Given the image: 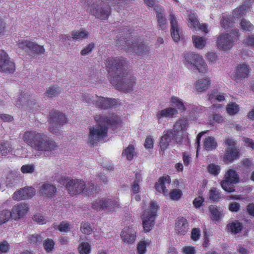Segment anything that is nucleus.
Returning <instances> with one entry per match:
<instances>
[{
  "label": "nucleus",
  "mask_w": 254,
  "mask_h": 254,
  "mask_svg": "<svg viewBox=\"0 0 254 254\" xmlns=\"http://www.w3.org/2000/svg\"><path fill=\"white\" fill-rule=\"evenodd\" d=\"M189 127V122L185 118H181L179 119L174 125V132L178 133L180 131H184Z\"/></svg>",
  "instance_id": "33"
},
{
  "label": "nucleus",
  "mask_w": 254,
  "mask_h": 254,
  "mask_svg": "<svg viewBox=\"0 0 254 254\" xmlns=\"http://www.w3.org/2000/svg\"><path fill=\"white\" fill-rule=\"evenodd\" d=\"M142 181L141 175L139 173L135 174V179L131 186V191L134 193H137L139 191L140 187L139 184Z\"/></svg>",
  "instance_id": "38"
},
{
  "label": "nucleus",
  "mask_w": 254,
  "mask_h": 254,
  "mask_svg": "<svg viewBox=\"0 0 254 254\" xmlns=\"http://www.w3.org/2000/svg\"><path fill=\"white\" fill-rule=\"evenodd\" d=\"M238 32V30H234L229 33L219 35L216 42L218 49L223 51L230 50L238 43L240 36Z\"/></svg>",
  "instance_id": "6"
},
{
  "label": "nucleus",
  "mask_w": 254,
  "mask_h": 254,
  "mask_svg": "<svg viewBox=\"0 0 254 254\" xmlns=\"http://www.w3.org/2000/svg\"><path fill=\"white\" fill-rule=\"evenodd\" d=\"M254 2V0H246L244 4L234 10V16L239 17L246 15L250 10L251 4Z\"/></svg>",
  "instance_id": "27"
},
{
  "label": "nucleus",
  "mask_w": 254,
  "mask_h": 254,
  "mask_svg": "<svg viewBox=\"0 0 254 254\" xmlns=\"http://www.w3.org/2000/svg\"><path fill=\"white\" fill-rule=\"evenodd\" d=\"M203 146L205 150L211 151L217 148V143L214 137L207 136L203 140Z\"/></svg>",
  "instance_id": "32"
},
{
  "label": "nucleus",
  "mask_w": 254,
  "mask_h": 254,
  "mask_svg": "<svg viewBox=\"0 0 254 254\" xmlns=\"http://www.w3.org/2000/svg\"><path fill=\"white\" fill-rule=\"evenodd\" d=\"M10 245L6 241L0 242V252L2 253H7L10 250Z\"/></svg>",
  "instance_id": "59"
},
{
  "label": "nucleus",
  "mask_w": 254,
  "mask_h": 254,
  "mask_svg": "<svg viewBox=\"0 0 254 254\" xmlns=\"http://www.w3.org/2000/svg\"><path fill=\"white\" fill-rule=\"evenodd\" d=\"M154 8L156 13V17L159 28L162 30L165 29L167 27V23L164 14V8L159 5H155Z\"/></svg>",
  "instance_id": "25"
},
{
  "label": "nucleus",
  "mask_w": 254,
  "mask_h": 254,
  "mask_svg": "<svg viewBox=\"0 0 254 254\" xmlns=\"http://www.w3.org/2000/svg\"><path fill=\"white\" fill-rule=\"evenodd\" d=\"M65 187L71 195L83 193L85 188H86L85 183L78 179L66 180Z\"/></svg>",
  "instance_id": "12"
},
{
  "label": "nucleus",
  "mask_w": 254,
  "mask_h": 254,
  "mask_svg": "<svg viewBox=\"0 0 254 254\" xmlns=\"http://www.w3.org/2000/svg\"><path fill=\"white\" fill-rule=\"evenodd\" d=\"M182 195V191L181 190L179 189H174L170 192H169V194L167 196L173 200H179Z\"/></svg>",
  "instance_id": "48"
},
{
  "label": "nucleus",
  "mask_w": 254,
  "mask_h": 254,
  "mask_svg": "<svg viewBox=\"0 0 254 254\" xmlns=\"http://www.w3.org/2000/svg\"><path fill=\"white\" fill-rule=\"evenodd\" d=\"M149 245V242L142 241L138 243L137 245V253L139 254H144L146 252V247Z\"/></svg>",
  "instance_id": "51"
},
{
  "label": "nucleus",
  "mask_w": 254,
  "mask_h": 254,
  "mask_svg": "<svg viewBox=\"0 0 254 254\" xmlns=\"http://www.w3.org/2000/svg\"><path fill=\"white\" fill-rule=\"evenodd\" d=\"M23 141L36 151L51 152L55 150L57 144L47 134L36 130H27L22 135Z\"/></svg>",
  "instance_id": "3"
},
{
  "label": "nucleus",
  "mask_w": 254,
  "mask_h": 254,
  "mask_svg": "<svg viewBox=\"0 0 254 254\" xmlns=\"http://www.w3.org/2000/svg\"><path fill=\"white\" fill-rule=\"evenodd\" d=\"M15 69V64L7 53L4 51L0 50V71L13 73Z\"/></svg>",
  "instance_id": "13"
},
{
  "label": "nucleus",
  "mask_w": 254,
  "mask_h": 254,
  "mask_svg": "<svg viewBox=\"0 0 254 254\" xmlns=\"http://www.w3.org/2000/svg\"><path fill=\"white\" fill-rule=\"evenodd\" d=\"M94 47L93 43H90L87 45L85 48L81 50L80 54L82 56H86L91 52Z\"/></svg>",
  "instance_id": "61"
},
{
  "label": "nucleus",
  "mask_w": 254,
  "mask_h": 254,
  "mask_svg": "<svg viewBox=\"0 0 254 254\" xmlns=\"http://www.w3.org/2000/svg\"><path fill=\"white\" fill-rule=\"evenodd\" d=\"M200 231L198 228H193L191 231V238L193 241H197L199 239Z\"/></svg>",
  "instance_id": "63"
},
{
  "label": "nucleus",
  "mask_w": 254,
  "mask_h": 254,
  "mask_svg": "<svg viewBox=\"0 0 254 254\" xmlns=\"http://www.w3.org/2000/svg\"><path fill=\"white\" fill-rule=\"evenodd\" d=\"M81 2L86 8V11L94 15L96 17L101 19H106L110 13V8L109 6H99L96 7L92 0H82Z\"/></svg>",
  "instance_id": "7"
},
{
  "label": "nucleus",
  "mask_w": 254,
  "mask_h": 254,
  "mask_svg": "<svg viewBox=\"0 0 254 254\" xmlns=\"http://www.w3.org/2000/svg\"><path fill=\"white\" fill-rule=\"evenodd\" d=\"M159 206L154 201L151 202L150 208L145 210L142 216V225L145 232H149L154 227V221Z\"/></svg>",
  "instance_id": "8"
},
{
  "label": "nucleus",
  "mask_w": 254,
  "mask_h": 254,
  "mask_svg": "<svg viewBox=\"0 0 254 254\" xmlns=\"http://www.w3.org/2000/svg\"><path fill=\"white\" fill-rule=\"evenodd\" d=\"M234 73L232 75V78L239 82L248 77L250 73L249 67L245 64H240L237 66Z\"/></svg>",
  "instance_id": "18"
},
{
  "label": "nucleus",
  "mask_w": 254,
  "mask_h": 254,
  "mask_svg": "<svg viewBox=\"0 0 254 254\" xmlns=\"http://www.w3.org/2000/svg\"><path fill=\"white\" fill-rule=\"evenodd\" d=\"M238 174L233 169H229L225 174L224 179L221 182L222 189L226 191L231 192L234 191L233 184L239 182Z\"/></svg>",
  "instance_id": "11"
},
{
  "label": "nucleus",
  "mask_w": 254,
  "mask_h": 254,
  "mask_svg": "<svg viewBox=\"0 0 254 254\" xmlns=\"http://www.w3.org/2000/svg\"><path fill=\"white\" fill-rule=\"evenodd\" d=\"M95 120L97 125L89 128L88 141L91 145L96 144L107 136L109 126L114 128L121 122V117L114 114H110L108 116H96Z\"/></svg>",
  "instance_id": "2"
},
{
  "label": "nucleus",
  "mask_w": 254,
  "mask_h": 254,
  "mask_svg": "<svg viewBox=\"0 0 254 254\" xmlns=\"http://www.w3.org/2000/svg\"><path fill=\"white\" fill-rule=\"evenodd\" d=\"M16 105L19 107L21 106L23 108H27L28 110L32 111L38 110L39 108V105L36 100L30 99L29 95L25 93L20 94L17 99Z\"/></svg>",
  "instance_id": "15"
},
{
  "label": "nucleus",
  "mask_w": 254,
  "mask_h": 254,
  "mask_svg": "<svg viewBox=\"0 0 254 254\" xmlns=\"http://www.w3.org/2000/svg\"><path fill=\"white\" fill-rule=\"evenodd\" d=\"M95 102V106L101 109H107L115 107L118 104V101L115 99L105 98L95 95V98L93 99ZM94 100H88V102L92 103Z\"/></svg>",
  "instance_id": "16"
},
{
  "label": "nucleus",
  "mask_w": 254,
  "mask_h": 254,
  "mask_svg": "<svg viewBox=\"0 0 254 254\" xmlns=\"http://www.w3.org/2000/svg\"><path fill=\"white\" fill-rule=\"evenodd\" d=\"M210 84V81L208 78H203L197 80L195 83V88L198 92L205 91Z\"/></svg>",
  "instance_id": "31"
},
{
  "label": "nucleus",
  "mask_w": 254,
  "mask_h": 254,
  "mask_svg": "<svg viewBox=\"0 0 254 254\" xmlns=\"http://www.w3.org/2000/svg\"><path fill=\"white\" fill-rule=\"evenodd\" d=\"M78 251L80 254H89L91 251V246L87 242H82L78 246Z\"/></svg>",
  "instance_id": "47"
},
{
  "label": "nucleus",
  "mask_w": 254,
  "mask_h": 254,
  "mask_svg": "<svg viewBox=\"0 0 254 254\" xmlns=\"http://www.w3.org/2000/svg\"><path fill=\"white\" fill-rule=\"evenodd\" d=\"M209 196L211 200L217 201L221 198V194L217 188H212L209 190Z\"/></svg>",
  "instance_id": "46"
},
{
  "label": "nucleus",
  "mask_w": 254,
  "mask_h": 254,
  "mask_svg": "<svg viewBox=\"0 0 254 254\" xmlns=\"http://www.w3.org/2000/svg\"><path fill=\"white\" fill-rule=\"evenodd\" d=\"M239 110V107L236 103L228 104L227 107V113L230 115H235L238 112Z\"/></svg>",
  "instance_id": "54"
},
{
  "label": "nucleus",
  "mask_w": 254,
  "mask_h": 254,
  "mask_svg": "<svg viewBox=\"0 0 254 254\" xmlns=\"http://www.w3.org/2000/svg\"><path fill=\"white\" fill-rule=\"evenodd\" d=\"M56 191V188L50 183H45L42 185L39 190L40 195L52 197Z\"/></svg>",
  "instance_id": "26"
},
{
  "label": "nucleus",
  "mask_w": 254,
  "mask_h": 254,
  "mask_svg": "<svg viewBox=\"0 0 254 254\" xmlns=\"http://www.w3.org/2000/svg\"><path fill=\"white\" fill-rule=\"evenodd\" d=\"M171 179L169 176L162 177L159 178L158 182L155 185V188L157 191L163 194L165 196H167L169 194L168 188L170 185Z\"/></svg>",
  "instance_id": "22"
},
{
  "label": "nucleus",
  "mask_w": 254,
  "mask_h": 254,
  "mask_svg": "<svg viewBox=\"0 0 254 254\" xmlns=\"http://www.w3.org/2000/svg\"><path fill=\"white\" fill-rule=\"evenodd\" d=\"M80 230L82 233L89 235L91 233L92 229L88 223L82 222L81 223Z\"/></svg>",
  "instance_id": "57"
},
{
  "label": "nucleus",
  "mask_w": 254,
  "mask_h": 254,
  "mask_svg": "<svg viewBox=\"0 0 254 254\" xmlns=\"http://www.w3.org/2000/svg\"><path fill=\"white\" fill-rule=\"evenodd\" d=\"M49 122V130L53 134L59 135V128L66 122V118L63 113L55 111L51 113Z\"/></svg>",
  "instance_id": "10"
},
{
  "label": "nucleus",
  "mask_w": 254,
  "mask_h": 254,
  "mask_svg": "<svg viewBox=\"0 0 254 254\" xmlns=\"http://www.w3.org/2000/svg\"><path fill=\"white\" fill-rule=\"evenodd\" d=\"M177 114L178 111L177 109L172 107H169L159 111L156 114V119L160 122L162 118H173L174 116Z\"/></svg>",
  "instance_id": "28"
},
{
  "label": "nucleus",
  "mask_w": 254,
  "mask_h": 254,
  "mask_svg": "<svg viewBox=\"0 0 254 254\" xmlns=\"http://www.w3.org/2000/svg\"><path fill=\"white\" fill-rule=\"evenodd\" d=\"M118 47L124 49L127 52L140 58L148 56L151 51V48L141 40L135 41L131 44L124 39H119L117 41Z\"/></svg>",
  "instance_id": "4"
},
{
  "label": "nucleus",
  "mask_w": 254,
  "mask_h": 254,
  "mask_svg": "<svg viewBox=\"0 0 254 254\" xmlns=\"http://www.w3.org/2000/svg\"><path fill=\"white\" fill-rule=\"evenodd\" d=\"M134 148L132 145H129L123 152L122 155L126 157L127 160H131L134 155Z\"/></svg>",
  "instance_id": "42"
},
{
  "label": "nucleus",
  "mask_w": 254,
  "mask_h": 254,
  "mask_svg": "<svg viewBox=\"0 0 254 254\" xmlns=\"http://www.w3.org/2000/svg\"><path fill=\"white\" fill-rule=\"evenodd\" d=\"M108 78L117 89L130 92L136 85L135 77L127 70L128 61L123 57L108 58L105 61Z\"/></svg>",
  "instance_id": "1"
},
{
  "label": "nucleus",
  "mask_w": 254,
  "mask_h": 254,
  "mask_svg": "<svg viewBox=\"0 0 254 254\" xmlns=\"http://www.w3.org/2000/svg\"><path fill=\"white\" fill-rule=\"evenodd\" d=\"M170 103L172 106L176 107L181 111H185L187 110V105H184L183 101L177 97L172 96L170 100Z\"/></svg>",
  "instance_id": "35"
},
{
  "label": "nucleus",
  "mask_w": 254,
  "mask_h": 254,
  "mask_svg": "<svg viewBox=\"0 0 254 254\" xmlns=\"http://www.w3.org/2000/svg\"><path fill=\"white\" fill-rule=\"evenodd\" d=\"M240 25L244 31H252L254 29V26L248 20L243 19L241 20Z\"/></svg>",
  "instance_id": "50"
},
{
  "label": "nucleus",
  "mask_w": 254,
  "mask_h": 254,
  "mask_svg": "<svg viewBox=\"0 0 254 254\" xmlns=\"http://www.w3.org/2000/svg\"><path fill=\"white\" fill-rule=\"evenodd\" d=\"M61 91V88L59 87L52 86L47 90L45 95L48 97H53L59 94Z\"/></svg>",
  "instance_id": "49"
},
{
  "label": "nucleus",
  "mask_w": 254,
  "mask_h": 254,
  "mask_svg": "<svg viewBox=\"0 0 254 254\" xmlns=\"http://www.w3.org/2000/svg\"><path fill=\"white\" fill-rule=\"evenodd\" d=\"M192 39L193 43L197 49H202L205 47L206 43V39L205 38L198 36H193Z\"/></svg>",
  "instance_id": "37"
},
{
  "label": "nucleus",
  "mask_w": 254,
  "mask_h": 254,
  "mask_svg": "<svg viewBox=\"0 0 254 254\" xmlns=\"http://www.w3.org/2000/svg\"><path fill=\"white\" fill-rule=\"evenodd\" d=\"M188 25L189 27L193 30L197 31L198 30H201L205 33H207L208 32L207 26L205 24L200 25L197 18L196 15L194 13H191L189 14Z\"/></svg>",
  "instance_id": "21"
},
{
  "label": "nucleus",
  "mask_w": 254,
  "mask_h": 254,
  "mask_svg": "<svg viewBox=\"0 0 254 254\" xmlns=\"http://www.w3.org/2000/svg\"><path fill=\"white\" fill-rule=\"evenodd\" d=\"M173 140L175 141V142L177 144H182L184 143L186 145H189L190 141L189 139L188 138H182L180 137L177 136L176 133H175V137L173 138Z\"/></svg>",
  "instance_id": "60"
},
{
  "label": "nucleus",
  "mask_w": 254,
  "mask_h": 254,
  "mask_svg": "<svg viewBox=\"0 0 254 254\" xmlns=\"http://www.w3.org/2000/svg\"><path fill=\"white\" fill-rule=\"evenodd\" d=\"M88 33L85 30L73 31L72 32V38L74 40L80 41L88 37Z\"/></svg>",
  "instance_id": "39"
},
{
  "label": "nucleus",
  "mask_w": 254,
  "mask_h": 254,
  "mask_svg": "<svg viewBox=\"0 0 254 254\" xmlns=\"http://www.w3.org/2000/svg\"><path fill=\"white\" fill-rule=\"evenodd\" d=\"M11 216L10 211L7 209L0 211V225L7 222Z\"/></svg>",
  "instance_id": "43"
},
{
  "label": "nucleus",
  "mask_w": 254,
  "mask_h": 254,
  "mask_svg": "<svg viewBox=\"0 0 254 254\" xmlns=\"http://www.w3.org/2000/svg\"><path fill=\"white\" fill-rule=\"evenodd\" d=\"M136 228L128 227L125 228L122 231L121 236L124 243L131 244L134 243L136 238Z\"/></svg>",
  "instance_id": "20"
},
{
  "label": "nucleus",
  "mask_w": 254,
  "mask_h": 254,
  "mask_svg": "<svg viewBox=\"0 0 254 254\" xmlns=\"http://www.w3.org/2000/svg\"><path fill=\"white\" fill-rule=\"evenodd\" d=\"M169 18L171 25V36L175 42H178L180 39L181 32L178 26L176 16L172 10H170Z\"/></svg>",
  "instance_id": "19"
},
{
  "label": "nucleus",
  "mask_w": 254,
  "mask_h": 254,
  "mask_svg": "<svg viewBox=\"0 0 254 254\" xmlns=\"http://www.w3.org/2000/svg\"><path fill=\"white\" fill-rule=\"evenodd\" d=\"M184 63L188 68L197 70L201 73L207 72V65L201 56L193 52H187L184 53Z\"/></svg>",
  "instance_id": "5"
},
{
  "label": "nucleus",
  "mask_w": 254,
  "mask_h": 254,
  "mask_svg": "<svg viewBox=\"0 0 254 254\" xmlns=\"http://www.w3.org/2000/svg\"><path fill=\"white\" fill-rule=\"evenodd\" d=\"M35 166L33 164L24 165L21 167V171L23 174H32L35 171Z\"/></svg>",
  "instance_id": "53"
},
{
  "label": "nucleus",
  "mask_w": 254,
  "mask_h": 254,
  "mask_svg": "<svg viewBox=\"0 0 254 254\" xmlns=\"http://www.w3.org/2000/svg\"><path fill=\"white\" fill-rule=\"evenodd\" d=\"M240 156L238 149L236 147H228L223 159L224 161L231 162L238 158Z\"/></svg>",
  "instance_id": "30"
},
{
  "label": "nucleus",
  "mask_w": 254,
  "mask_h": 254,
  "mask_svg": "<svg viewBox=\"0 0 254 254\" xmlns=\"http://www.w3.org/2000/svg\"><path fill=\"white\" fill-rule=\"evenodd\" d=\"M35 193L34 189L32 187H25L15 192L13 195V198L17 200L25 199L32 197Z\"/></svg>",
  "instance_id": "23"
},
{
  "label": "nucleus",
  "mask_w": 254,
  "mask_h": 254,
  "mask_svg": "<svg viewBox=\"0 0 254 254\" xmlns=\"http://www.w3.org/2000/svg\"><path fill=\"white\" fill-rule=\"evenodd\" d=\"M33 219L34 221H35L40 224H43L46 223V220L44 218V216L40 213H38L35 215Z\"/></svg>",
  "instance_id": "64"
},
{
  "label": "nucleus",
  "mask_w": 254,
  "mask_h": 254,
  "mask_svg": "<svg viewBox=\"0 0 254 254\" xmlns=\"http://www.w3.org/2000/svg\"><path fill=\"white\" fill-rule=\"evenodd\" d=\"M175 133L171 129L164 131L160 141V146L161 150L164 151L166 150L172 140L175 137Z\"/></svg>",
  "instance_id": "24"
},
{
  "label": "nucleus",
  "mask_w": 254,
  "mask_h": 254,
  "mask_svg": "<svg viewBox=\"0 0 254 254\" xmlns=\"http://www.w3.org/2000/svg\"><path fill=\"white\" fill-rule=\"evenodd\" d=\"M57 229L61 232L67 233L71 229V224L67 221H63L58 225Z\"/></svg>",
  "instance_id": "52"
},
{
  "label": "nucleus",
  "mask_w": 254,
  "mask_h": 254,
  "mask_svg": "<svg viewBox=\"0 0 254 254\" xmlns=\"http://www.w3.org/2000/svg\"><path fill=\"white\" fill-rule=\"evenodd\" d=\"M28 205L25 203H19L13 206L10 213L11 217L16 220L23 218L29 211Z\"/></svg>",
  "instance_id": "17"
},
{
  "label": "nucleus",
  "mask_w": 254,
  "mask_h": 254,
  "mask_svg": "<svg viewBox=\"0 0 254 254\" xmlns=\"http://www.w3.org/2000/svg\"><path fill=\"white\" fill-rule=\"evenodd\" d=\"M209 210L212 216V218L215 220H218L221 215V213L218 211L217 208L214 206H211L209 207Z\"/></svg>",
  "instance_id": "58"
},
{
  "label": "nucleus",
  "mask_w": 254,
  "mask_h": 254,
  "mask_svg": "<svg viewBox=\"0 0 254 254\" xmlns=\"http://www.w3.org/2000/svg\"><path fill=\"white\" fill-rule=\"evenodd\" d=\"M43 237L40 235L34 234L31 235H29L28 237V241L29 243L34 245H38L41 244L42 241Z\"/></svg>",
  "instance_id": "44"
},
{
  "label": "nucleus",
  "mask_w": 254,
  "mask_h": 254,
  "mask_svg": "<svg viewBox=\"0 0 254 254\" xmlns=\"http://www.w3.org/2000/svg\"><path fill=\"white\" fill-rule=\"evenodd\" d=\"M11 151L12 148L8 142H0V155L5 156Z\"/></svg>",
  "instance_id": "41"
},
{
  "label": "nucleus",
  "mask_w": 254,
  "mask_h": 254,
  "mask_svg": "<svg viewBox=\"0 0 254 254\" xmlns=\"http://www.w3.org/2000/svg\"><path fill=\"white\" fill-rule=\"evenodd\" d=\"M45 251L49 253L53 251L55 246V242L52 239H48L45 241L43 244Z\"/></svg>",
  "instance_id": "55"
},
{
  "label": "nucleus",
  "mask_w": 254,
  "mask_h": 254,
  "mask_svg": "<svg viewBox=\"0 0 254 254\" xmlns=\"http://www.w3.org/2000/svg\"><path fill=\"white\" fill-rule=\"evenodd\" d=\"M187 109L190 112V114L193 119L196 118L201 108L194 105H187Z\"/></svg>",
  "instance_id": "45"
},
{
  "label": "nucleus",
  "mask_w": 254,
  "mask_h": 254,
  "mask_svg": "<svg viewBox=\"0 0 254 254\" xmlns=\"http://www.w3.org/2000/svg\"><path fill=\"white\" fill-rule=\"evenodd\" d=\"M244 43L248 46L254 47V34L247 36L244 40Z\"/></svg>",
  "instance_id": "62"
},
{
  "label": "nucleus",
  "mask_w": 254,
  "mask_h": 254,
  "mask_svg": "<svg viewBox=\"0 0 254 254\" xmlns=\"http://www.w3.org/2000/svg\"><path fill=\"white\" fill-rule=\"evenodd\" d=\"M17 46L18 49L21 50H29L37 54H43L45 52L43 46L28 40H20L17 42Z\"/></svg>",
  "instance_id": "14"
},
{
  "label": "nucleus",
  "mask_w": 254,
  "mask_h": 254,
  "mask_svg": "<svg viewBox=\"0 0 254 254\" xmlns=\"http://www.w3.org/2000/svg\"><path fill=\"white\" fill-rule=\"evenodd\" d=\"M207 169L210 174L217 176L220 172V167L218 165L210 164L208 166Z\"/></svg>",
  "instance_id": "56"
},
{
  "label": "nucleus",
  "mask_w": 254,
  "mask_h": 254,
  "mask_svg": "<svg viewBox=\"0 0 254 254\" xmlns=\"http://www.w3.org/2000/svg\"><path fill=\"white\" fill-rule=\"evenodd\" d=\"M119 206L120 204L117 200L111 198H98L91 203L92 208L97 211H114Z\"/></svg>",
  "instance_id": "9"
},
{
  "label": "nucleus",
  "mask_w": 254,
  "mask_h": 254,
  "mask_svg": "<svg viewBox=\"0 0 254 254\" xmlns=\"http://www.w3.org/2000/svg\"><path fill=\"white\" fill-rule=\"evenodd\" d=\"M233 13H234V11L233 12L232 17H223L221 21V25L223 28L227 29L229 27H232L233 25V23H234L235 22V20H236V19H238L241 17H237L236 16H234Z\"/></svg>",
  "instance_id": "36"
},
{
  "label": "nucleus",
  "mask_w": 254,
  "mask_h": 254,
  "mask_svg": "<svg viewBox=\"0 0 254 254\" xmlns=\"http://www.w3.org/2000/svg\"><path fill=\"white\" fill-rule=\"evenodd\" d=\"M227 230L234 234L239 233L241 231L243 226L242 224L238 221H233L227 225Z\"/></svg>",
  "instance_id": "34"
},
{
  "label": "nucleus",
  "mask_w": 254,
  "mask_h": 254,
  "mask_svg": "<svg viewBox=\"0 0 254 254\" xmlns=\"http://www.w3.org/2000/svg\"><path fill=\"white\" fill-rule=\"evenodd\" d=\"M189 229V224L187 220L183 218H178L176 220L175 231L178 234L185 235Z\"/></svg>",
  "instance_id": "29"
},
{
  "label": "nucleus",
  "mask_w": 254,
  "mask_h": 254,
  "mask_svg": "<svg viewBox=\"0 0 254 254\" xmlns=\"http://www.w3.org/2000/svg\"><path fill=\"white\" fill-rule=\"evenodd\" d=\"M208 100L213 103L215 100L219 102L225 100V96L223 93H218L217 91H213L211 93L208 95Z\"/></svg>",
  "instance_id": "40"
}]
</instances>
